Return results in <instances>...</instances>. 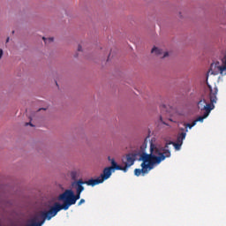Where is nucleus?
I'll return each instance as SVG.
<instances>
[{
  "label": "nucleus",
  "mask_w": 226,
  "mask_h": 226,
  "mask_svg": "<svg viewBox=\"0 0 226 226\" xmlns=\"http://www.w3.org/2000/svg\"><path fill=\"white\" fill-rule=\"evenodd\" d=\"M170 146H173L177 151H179L183 144L178 142L168 141L166 142L164 147H156L153 145V143H151L150 153H153L154 154H155L156 158H160L162 156L164 157V160L166 158H170L171 154H170V149H169Z\"/></svg>",
  "instance_id": "3"
},
{
  "label": "nucleus",
  "mask_w": 226,
  "mask_h": 226,
  "mask_svg": "<svg viewBox=\"0 0 226 226\" xmlns=\"http://www.w3.org/2000/svg\"><path fill=\"white\" fill-rule=\"evenodd\" d=\"M114 170H112V168H109L106 167L104 168V170H102V174H101L100 177H98L96 179H89L88 184L89 185H102V183H103L104 181H107V179H109L110 177V176H112V171Z\"/></svg>",
  "instance_id": "6"
},
{
  "label": "nucleus",
  "mask_w": 226,
  "mask_h": 226,
  "mask_svg": "<svg viewBox=\"0 0 226 226\" xmlns=\"http://www.w3.org/2000/svg\"><path fill=\"white\" fill-rule=\"evenodd\" d=\"M42 40H43V41H44L45 43H49V42L54 41V38H53V37H49V38H48V39L45 38V37H43Z\"/></svg>",
  "instance_id": "16"
},
{
  "label": "nucleus",
  "mask_w": 226,
  "mask_h": 226,
  "mask_svg": "<svg viewBox=\"0 0 226 226\" xmlns=\"http://www.w3.org/2000/svg\"><path fill=\"white\" fill-rule=\"evenodd\" d=\"M56 215V210L51 207L49 211H40L30 218L26 226H41L45 223V220H52Z\"/></svg>",
  "instance_id": "5"
},
{
  "label": "nucleus",
  "mask_w": 226,
  "mask_h": 226,
  "mask_svg": "<svg viewBox=\"0 0 226 226\" xmlns=\"http://www.w3.org/2000/svg\"><path fill=\"white\" fill-rule=\"evenodd\" d=\"M3 57V49H0V59Z\"/></svg>",
  "instance_id": "23"
},
{
  "label": "nucleus",
  "mask_w": 226,
  "mask_h": 226,
  "mask_svg": "<svg viewBox=\"0 0 226 226\" xmlns=\"http://www.w3.org/2000/svg\"><path fill=\"white\" fill-rule=\"evenodd\" d=\"M108 160L111 162V166L108 167L109 169H111L112 170H123V166L117 165L116 160L110 159V156L108 157Z\"/></svg>",
  "instance_id": "10"
},
{
  "label": "nucleus",
  "mask_w": 226,
  "mask_h": 226,
  "mask_svg": "<svg viewBox=\"0 0 226 226\" xmlns=\"http://www.w3.org/2000/svg\"><path fill=\"white\" fill-rule=\"evenodd\" d=\"M209 116V110L207 112H204L203 116L199 117L197 119H195L194 121H196V123H203L204 119H206V117H207Z\"/></svg>",
  "instance_id": "12"
},
{
  "label": "nucleus",
  "mask_w": 226,
  "mask_h": 226,
  "mask_svg": "<svg viewBox=\"0 0 226 226\" xmlns=\"http://www.w3.org/2000/svg\"><path fill=\"white\" fill-rule=\"evenodd\" d=\"M82 192H77L76 194L70 189L65 190L62 194L58 196V200H63V204L56 202L52 207L55 210V213H59V211H68L71 206L77 204V201L80 199V194Z\"/></svg>",
  "instance_id": "2"
},
{
  "label": "nucleus",
  "mask_w": 226,
  "mask_h": 226,
  "mask_svg": "<svg viewBox=\"0 0 226 226\" xmlns=\"http://www.w3.org/2000/svg\"><path fill=\"white\" fill-rule=\"evenodd\" d=\"M160 120L162 121V123H163V124H165V122H163V117H160Z\"/></svg>",
  "instance_id": "24"
},
{
  "label": "nucleus",
  "mask_w": 226,
  "mask_h": 226,
  "mask_svg": "<svg viewBox=\"0 0 226 226\" xmlns=\"http://www.w3.org/2000/svg\"><path fill=\"white\" fill-rule=\"evenodd\" d=\"M6 41H7V42H9V41H10V38H9V37L7 38Z\"/></svg>",
  "instance_id": "25"
},
{
  "label": "nucleus",
  "mask_w": 226,
  "mask_h": 226,
  "mask_svg": "<svg viewBox=\"0 0 226 226\" xmlns=\"http://www.w3.org/2000/svg\"><path fill=\"white\" fill-rule=\"evenodd\" d=\"M162 112H165L167 110V106L165 104L161 105Z\"/></svg>",
  "instance_id": "17"
},
{
  "label": "nucleus",
  "mask_w": 226,
  "mask_h": 226,
  "mask_svg": "<svg viewBox=\"0 0 226 226\" xmlns=\"http://www.w3.org/2000/svg\"><path fill=\"white\" fill-rule=\"evenodd\" d=\"M78 51L82 52V46H80V45L78 46Z\"/></svg>",
  "instance_id": "20"
},
{
  "label": "nucleus",
  "mask_w": 226,
  "mask_h": 226,
  "mask_svg": "<svg viewBox=\"0 0 226 226\" xmlns=\"http://www.w3.org/2000/svg\"><path fill=\"white\" fill-rule=\"evenodd\" d=\"M86 202V200L84 199H81L79 203H78V206H82V204H84Z\"/></svg>",
  "instance_id": "18"
},
{
  "label": "nucleus",
  "mask_w": 226,
  "mask_h": 226,
  "mask_svg": "<svg viewBox=\"0 0 226 226\" xmlns=\"http://www.w3.org/2000/svg\"><path fill=\"white\" fill-rule=\"evenodd\" d=\"M34 126L31 122H29V123H26V126Z\"/></svg>",
  "instance_id": "21"
},
{
  "label": "nucleus",
  "mask_w": 226,
  "mask_h": 226,
  "mask_svg": "<svg viewBox=\"0 0 226 226\" xmlns=\"http://www.w3.org/2000/svg\"><path fill=\"white\" fill-rule=\"evenodd\" d=\"M186 133H188V129H185V132H178L177 136V142L183 144V140L186 139Z\"/></svg>",
  "instance_id": "11"
},
{
  "label": "nucleus",
  "mask_w": 226,
  "mask_h": 226,
  "mask_svg": "<svg viewBox=\"0 0 226 226\" xmlns=\"http://www.w3.org/2000/svg\"><path fill=\"white\" fill-rule=\"evenodd\" d=\"M207 87L210 91L209 93V100H210V103H207L206 102V100H200L198 102V108L200 110H205V112H208L209 114H211V111L215 109V103H216V102H218V97H216V95L218 94V87H216V85L214 86V87L209 85V83H207Z\"/></svg>",
  "instance_id": "4"
},
{
  "label": "nucleus",
  "mask_w": 226,
  "mask_h": 226,
  "mask_svg": "<svg viewBox=\"0 0 226 226\" xmlns=\"http://www.w3.org/2000/svg\"><path fill=\"white\" fill-rule=\"evenodd\" d=\"M140 160H142L143 162L141 163V170L140 169L134 170V175L137 176V177H139L140 174H143V176L144 174H147L149 170H152L154 165H160L161 162L165 161V157L164 156L156 157V155L154 153L150 152V154H146L143 152L140 154Z\"/></svg>",
  "instance_id": "1"
},
{
  "label": "nucleus",
  "mask_w": 226,
  "mask_h": 226,
  "mask_svg": "<svg viewBox=\"0 0 226 226\" xmlns=\"http://www.w3.org/2000/svg\"><path fill=\"white\" fill-rule=\"evenodd\" d=\"M169 56V52H165L162 57H168Z\"/></svg>",
  "instance_id": "22"
},
{
  "label": "nucleus",
  "mask_w": 226,
  "mask_h": 226,
  "mask_svg": "<svg viewBox=\"0 0 226 226\" xmlns=\"http://www.w3.org/2000/svg\"><path fill=\"white\" fill-rule=\"evenodd\" d=\"M183 132H186V129L185 127H180L179 133H183Z\"/></svg>",
  "instance_id": "19"
},
{
  "label": "nucleus",
  "mask_w": 226,
  "mask_h": 226,
  "mask_svg": "<svg viewBox=\"0 0 226 226\" xmlns=\"http://www.w3.org/2000/svg\"><path fill=\"white\" fill-rule=\"evenodd\" d=\"M222 65L220 64V62L211 64L208 73H211V75H218V73H221V75H222L223 72L226 70V56L222 59Z\"/></svg>",
  "instance_id": "7"
},
{
  "label": "nucleus",
  "mask_w": 226,
  "mask_h": 226,
  "mask_svg": "<svg viewBox=\"0 0 226 226\" xmlns=\"http://www.w3.org/2000/svg\"><path fill=\"white\" fill-rule=\"evenodd\" d=\"M135 160H137V154H135V152L129 153L123 157L122 162L124 165L123 166V171L128 172V169H130V167L135 163Z\"/></svg>",
  "instance_id": "8"
},
{
  "label": "nucleus",
  "mask_w": 226,
  "mask_h": 226,
  "mask_svg": "<svg viewBox=\"0 0 226 226\" xmlns=\"http://www.w3.org/2000/svg\"><path fill=\"white\" fill-rule=\"evenodd\" d=\"M79 174H80V171L79 170H73L71 171L70 176L73 181L79 177Z\"/></svg>",
  "instance_id": "13"
},
{
  "label": "nucleus",
  "mask_w": 226,
  "mask_h": 226,
  "mask_svg": "<svg viewBox=\"0 0 226 226\" xmlns=\"http://www.w3.org/2000/svg\"><path fill=\"white\" fill-rule=\"evenodd\" d=\"M195 124H197V121H193L192 124H184V126L185 129L189 128V130H192Z\"/></svg>",
  "instance_id": "15"
},
{
  "label": "nucleus",
  "mask_w": 226,
  "mask_h": 226,
  "mask_svg": "<svg viewBox=\"0 0 226 226\" xmlns=\"http://www.w3.org/2000/svg\"><path fill=\"white\" fill-rule=\"evenodd\" d=\"M152 54H155L156 56H162V49L156 48V47H154L151 50Z\"/></svg>",
  "instance_id": "14"
},
{
  "label": "nucleus",
  "mask_w": 226,
  "mask_h": 226,
  "mask_svg": "<svg viewBox=\"0 0 226 226\" xmlns=\"http://www.w3.org/2000/svg\"><path fill=\"white\" fill-rule=\"evenodd\" d=\"M82 185H87V186H95V185L89 184V179L87 181L79 179L77 182L72 184V186H75L77 192L82 193L84 191V187L82 186Z\"/></svg>",
  "instance_id": "9"
}]
</instances>
